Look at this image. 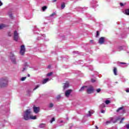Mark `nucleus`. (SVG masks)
<instances>
[{
  "label": "nucleus",
  "instance_id": "nucleus-1",
  "mask_svg": "<svg viewBox=\"0 0 129 129\" xmlns=\"http://www.w3.org/2000/svg\"><path fill=\"white\" fill-rule=\"evenodd\" d=\"M23 117L25 120H29V119H37V116L31 115V109H30L25 111Z\"/></svg>",
  "mask_w": 129,
  "mask_h": 129
},
{
  "label": "nucleus",
  "instance_id": "nucleus-2",
  "mask_svg": "<svg viewBox=\"0 0 129 129\" xmlns=\"http://www.w3.org/2000/svg\"><path fill=\"white\" fill-rule=\"evenodd\" d=\"M8 83H9V80L7 77L2 78L0 79V87L4 88V87H7L8 86Z\"/></svg>",
  "mask_w": 129,
  "mask_h": 129
},
{
  "label": "nucleus",
  "instance_id": "nucleus-3",
  "mask_svg": "<svg viewBox=\"0 0 129 129\" xmlns=\"http://www.w3.org/2000/svg\"><path fill=\"white\" fill-rule=\"evenodd\" d=\"M9 56L10 59L11 60V62H12L13 64H17V57H16L14 53L10 52Z\"/></svg>",
  "mask_w": 129,
  "mask_h": 129
},
{
  "label": "nucleus",
  "instance_id": "nucleus-4",
  "mask_svg": "<svg viewBox=\"0 0 129 129\" xmlns=\"http://www.w3.org/2000/svg\"><path fill=\"white\" fill-rule=\"evenodd\" d=\"M86 92L88 94H91L94 92V88L92 86H89L87 87Z\"/></svg>",
  "mask_w": 129,
  "mask_h": 129
},
{
  "label": "nucleus",
  "instance_id": "nucleus-5",
  "mask_svg": "<svg viewBox=\"0 0 129 129\" xmlns=\"http://www.w3.org/2000/svg\"><path fill=\"white\" fill-rule=\"evenodd\" d=\"M25 52H26V48L25 47V45H21L20 53L21 54V55H24Z\"/></svg>",
  "mask_w": 129,
  "mask_h": 129
},
{
  "label": "nucleus",
  "instance_id": "nucleus-6",
  "mask_svg": "<svg viewBox=\"0 0 129 129\" xmlns=\"http://www.w3.org/2000/svg\"><path fill=\"white\" fill-rule=\"evenodd\" d=\"M19 33H18V31H15L14 33V40L16 42L19 40Z\"/></svg>",
  "mask_w": 129,
  "mask_h": 129
},
{
  "label": "nucleus",
  "instance_id": "nucleus-7",
  "mask_svg": "<svg viewBox=\"0 0 129 129\" xmlns=\"http://www.w3.org/2000/svg\"><path fill=\"white\" fill-rule=\"evenodd\" d=\"M33 31L34 34H37V35H39L41 30H40V29L38 28V27H37V26H35L34 27Z\"/></svg>",
  "mask_w": 129,
  "mask_h": 129
},
{
  "label": "nucleus",
  "instance_id": "nucleus-8",
  "mask_svg": "<svg viewBox=\"0 0 129 129\" xmlns=\"http://www.w3.org/2000/svg\"><path fill=\"white\" fill-rule=\"evenodd\" d=\"M56 13L53 12L51 15H50L48 18L47 19L48 20H51L52 21V20H54V19H55L56 18Z\"/></svg>",
  "mask_w": 129,
  "mask_h": 129
},
{
  "label": "nucleus",
  "instance_id": "nucleus-9",
  "mask_svg": "<svg viewBox=\"0 0 129 129\" xmlns=\"http://www.w3.org/2000/svg\"><path fill=\"white\" fill-rule=\"evenodd\" d=\"M104 41H105V37H101L99 38L98 43L100 44V45H102L104 44Z\"/></svg>",
  "mask_w": 129,
  "mask_h": 129
},
{
  "label": "nucleus",
  "instance_id": "nucleus-10",
  "mask_svg": "<svg viewBox=\"0 0 129 129\" xmlns=\"http://www.w3.org/2000/svg\"><path fill=\"white\" fill-rule=\"evenodd\" d=\"M112 119H113V118H111V121H106V122H105L106 124H109V123H110L111 121H112V122H114V123L116 122V121H117V120H119L120 119V116L117 117L115 121H113V120H112Z\"/></svg>",
  "mask_w": 129,
  "mask_h": 129
},
{
  "label": "nucleus",
  "instance_id": "nucleus-11",
  "mask_svg": "<svg viewBox=\"0 0 129 129\" xmlns=\"http://www.w3.org/2000/svg\"><path fill=\"white\" fill-rule=\"evenodd\" d=\"M117 112H121V113H125V110L123 109V107H120L117 110Z\"/></svg>",
  "mask_w": 129,
  "mask_h": 129
},
{
  "label": "nucleus",
  "instance_id": "nucleus-12",
  "mask_svg": "<svg viewBox=\"0 0 129 129\" xmlns=\"http://www.w3.org/2000/svg\"><path fill=\"white\" fill-rule=\"evenodd\" d=\"M33 111H34V112H35V113H38V112L40 111V107L34 106Z\"/></svg>",
  "mask_w": 129,
  "mask_h": 129
},
{
  "label": "nucleus",
  "instance_id": "nucleus-13",
  "mask_svg": "<svg viewBox=\"0 0 129 129\" xmlns=\"http://www.w3.org/2000/svg\"><path fill=\"white\" fill-rule=\"evenodd\" d=\"M71 92H72V90H67L65 93V95L66 97H69V95H70Z\"/></svg>",
  "mask_w": 129,
  "mask_h": 129
},
{
  "label": "nucleus",
  "instance_id": "nucleus-14",
  "mask_svg": "<svg viewBox=\"0 0 129 129\" xmlns=\"http://www.w3.org/2000/svg\"><path fill=\"white\" fill-rule=\"evenodd\" d=\"M45 37H46V35L45 34H43L42 35V34H39L37 40H41L42 39H45Z\"/></svg>",
  "mask_w": 129,
  "mask_h": 129
},
{
  "label": "nucleus",
  "instance_id": "nucleus-15",
  "mask_svg": "<svg viewBox=\"0 0 129 129\" xmlns=\"http://www.w3.org/2000/svg\"><path fill=\"white\" fill-rule=\"evenodd\" d=\"M50 80H51V79H49V78H46L45 79H44L42 81V84H46V83L47 82H48V81H50Z\"/></svg>",
  "mask_w": 129,
  "mask_h": 129
},
{
  "label": "nucleus",
  "instance_id": "nucleus-16",
  "mask_svg": "<svg viewBox=\"0 0 129 129\" xmlns=\"http://www.w3.org/2000/svg\"><path fill=\"white\" fill-rule=\"evenodd\" d=\"M69 87V83L67 82L63 86V89H66V88H68Z\"/></svg>",
  "mask_w": 129,
  "mask_h": 129
},
{
  "label": "nucleus",
  "instance_id": "nucleus-17",
  "mask_svg": "<svg viewBox=\"0 0 129 129\" xmlns=\"http://www.w3.org/2000/svg\"><path fill=\"white\" fill-rule=\"evenodd\" d=\"M6 27H8V25L4 24H2L0 25V30H3L4 28H6Z\"/></svg>",
  "mask_w": 129,
  "mask_h": 129
},
{
  "label": "nucleus",
  "instance_id": "nucleus-18",
  "mask_svg": "<svg viewBox=\"0 0 129 129\" xmlns=\"http://www.w3.org/2000/svg\"><path fill=\"white\" fill-rule=\"evenodd\" d=\"M58 123L59 124V126H62V125H64V121L63 120H58Z\"/></svg>",
  "mask_w": 129,
  "mask_h": 129
},
{
  "label": "nucleus",
  "instance_id": "nucleus-19",
  "mask_svg": "<svg viewBox=\"0 0 129 129\" xmlns=\"http://www.w3.org/2000/svg\"><path fill=\"white\" fill-rule=\"evenodd\" d=\"M94 113V111L90 110L89 111V113L87 114V116H91V114H93Z\"/></svg>",
  "mask_w": 129,
  "mask_h": 129
},
{
  "label": "nucleus",
  "instance_id": "nucleus-20",
  "mask_svg": "<svg viewBox=\"0 0 129 129\" xmlns=\"http://www.w3.org/2000/svg\"><path fill=\"white\" fill-rule=\"evenodd\" d=\"M97 3H98V2H97V1L96 0H94V1H93L92 4H93V5H95V6H94L95 8H96V7H98V5L97 4Z\"/></svg>",
  "mask_w": 129,
  "mask_h": 129
},
{
  "label": "nucleus",
  "instance_id": "nucleus-21",
  "mask_svg": "<svg viewBox=\"0 0 129 129\" xmlns=\"http://www.w3.org/2000/svg\"><path fill=\"white\" fill-rule=\"evenodd\" d=\"M113 72L114 75L115 76L117 75V69H116V68H114Z\"/></svg>",
  "mask_w": 129,
  "mask_h": 129
},
{
  "label": "nucleus",
  "instance_id": "nucleus-22",
  "mask_svg": "<svg viewBox=\"0 0 129 129\" xmlns=\"http://www.w3.org/2000/svg\"><path fill=\"white\" fill-rule=\"evenodd\" d=\"M87 88V86H84L81 88V89L79 90V92H81L82 91H84V89Z\"/></svg>",
  "mask_w": 129,
  "mask_h": 129
},
{
  "label": "nucleus",
  "instance_id": "nucleus-23",
  "mask_svg": "<svg viewBox=\"0 0 129 129\" xmlns=\"http://www.w3.org/2000/svg\"><path fill=\"white\" fill-rule=\"evenodd\" d=\"M61 10H64V9L65 8V3L64 2L61 3Z\"/></svg>",
  "mask_w": 129,
  "mask_h": 129
},
{
  "label": "nucleus",
  "instance_id": "nucleus-24",
  "mask_svg": "<svg viewBox=\"0 0 129 129\" xmlns=\"http://www.w3.org/2000/svg\"><path fill=\"white\" fill-rule=\"evenodd\" d=\"M104 107H105V104H104V103H102V104H101L100 105V108L101 109H102L103 108H104Z\"/></svg>",
  "mask_w": 129,
  "mask_h": 129
},
{
  "label": "nucleus",
  "instance_id": "nucleus-25",
  "mask_svg": "<svg viewBox=\"0 0 129 129\" xmlns=\"http://www.w3.org/2000/svg\"><path fill=\"white\" fill-rule=\"evenodd\" d=\"M45 124H44V123H41L40 125H39V127L40 128H43V127H45Z\"/></svg>",
  "mask_w": 129,
  "mask_h": 129
},
{
  "label": "nucleus",
  "instance_id": "nucleus-26",
  "mask_svg": "<svg viewBox=\"0 0 129 129\" xmlns=\"http://www.w3.org/2000/svg\"><path fill=\"white\" fill-rule=\"evenodd\" d=\"M47 9H48V7H47V6H43L42 8V10L43 12H45V11H46V10H47Z\"/></svg>",
  "mask_w": 129,
  "mask_h": 129
},
{
  "label": "nucleus",
  "instance_id": "nucleus-27",
  "mask_svg": "<svg viewBox=\"0 0 129 129\" xmlns=\"http://www.w3.org/2000/svg\"><path fill=\"white\" fill-rule=\"evenodd\" d=\"M125 14L127 16H129V9H126L125 10Z\"/></svg>",
  "mask_w": 129,
  "mask_h": 129
},
{
  "label": "nucleus",
  "instance_id": "nucleus-28",
  "mask_svg": "<svg viewBox=\"0 0 129 129\" xmlns=\"http://www.w3.org/2000/svg\"><path fill=\"white\" fill-rule=\"evenodd\" d=\"M51 75H53V72H50L46 74V76L48 77H49V76H51Z\"/></svg>",
  "mask_w": 129,
  "mask_h": 129
},
{
  "label": "nucleus",
  "instance_id": "nucleus-29",
  "mask_svg": "<svg viewBox=\"0 0 129 129\" xmlns=\"http://www.w3.org/2000/svg\"><path fill=\"white\" fill-rule=\"evenodd\" d=\"M53 106H54L53 103H49V106H48L49 108H52V107H53Z\"/></svg>",
  "mask_w": 129,
  "mask_h": 129
},
{
  "label": "nucleus",
  "instance_id": "nucleus-30",
  "mask_svg": "<svg viewBox=\"0 0 129 129\" xmlns=\"http://www.w3.org/2000/svg\"><path fill=\"white\" fill-rule=\"evenodd\" d=\"M105 103L106 104H109V103H110V100H106L105 101Z\"/></svg>",
  "mask_w": 129,
  "mask_h": 129
},
{
  "label": "nucleus",
  "instance_id": "nucleus-31",
  "mask_svg": "<svg viewBox=\"0 0 129 129\" xmlns=\"http://www.w3.org/2000/svg\"><path fill=\"white\" fill-rule=\"evenodd\" d=\"M39 87H40V85H38L36 86V87L33 89V91L36 90V89H38V88H39Z\"/></svg>",
  "mask_w": 129,
  "mask_h": 129
},
{
  "label": "nucleus",
  "instance_id": "nucleus-32",
  "mask_svg": "<svg viewBox=\"0 0 129 129\" xmlns=\"http://www.w3.org/2000/svg\"><path fill=\"white\" fill-rule=\"evenodd\" d=\"M26 79H27V77H22V78L21 79V81H25Z\"/></svg>",
  "mask_w": 129,
  "mask_h": 129
},
{
  "label": "nucleus",
  "instance_id": "nucleus-33",
  "mask_svg": "<svg viewBox=\"0 0 129 129\" xmlns=\"http://www.w3.org/2000/svg\"><path fill=\"white\" fill-rule=\"evenodd\" d=\"M53 121H55V118L54 117L52 118L51 120H50V123H52Z\"/></svg>",
  "mask_w": 129,
  "mask_h": 129
},
{
  "label": "nucleus",
  "instance_id": "nucleus-34",
  "mask_svg": "<svg viewBox=\"0 0 129 129\" xmlns=\"http://www.w3.org/2000/svg\"><path fill=\"white\" fill-rule=\"evenodd\" d=\"M96 91H97V92L98 93H99V92H100V91H101V89H100V88L97 89L96 90Z\"/></svg>",
  "mask_w": 129,
  "mask_h": 129
},
{
  "label": "nucleus",
  "instance_id": "nucleus-35",
  "mask_svg": "<svg viewBox=\"0 0 129 129\" xmlns=\"http://www.w3.org/2000/svg\"><path fill=\"white\" fill-rule=\"evenodd\" d=\"M99 36V32L98 31H97V34L96 35V38Z\"/></svg>",
  "mask_w": 129,
  "mask_h": 129
},
{
  "label": "nucleus",
  "instance_id": "nucleus-36",
  "mask_svg": "<svg viewBox=\"0 0 129 129\" xmlns=\"http://www.w3.org/2000/svg\"><path fill=\"white\" fill-rule=\"evenodd\" d=\"M124 120V118H122L120 121V123H122V121Z\"/></svg>",
  "mask_w": 129,
  "mask_h": 129
},
{
  "label": "nucleus",
  "instance_id": "nucleus-37",
  "mask_svg": "<svg viewBox=\"0 0 129 129\" xmlns=\"http://www.w3.org/2000/svg\"><path fill=\"white\" fill-rule=\"evenodd\" d=\"M60 98H61V95H58L56 97V99H60Z\"/></svg>",
  "mask_w": 129,
  "mask_h": 129
},
{
  "label": "nucleus",
  "instance_id": "nucleus-38",
  "mask_svg": "<svg viewBox=\"0 0 129 129\" xmlns=\"http://www.w3.org/2000/svg\"><path fill=\"white\" fill-rule=\"evenodd\" d=\"M101 112L102 113H105V110L102 109V110H101Z\"/></svg>",
  "mask_w": 129,
  "mask_h": 129
},
{
  "label": "nucleus",
  "instance_id": "nucleus-39",
  "mask_svg": "<svg viewBox=\"0 0 129 129\" xmlns=\"http://www.w3.org/2000/svg\"><path fill=\"white\" fill-rule=\"evenodd\" d=\"M7 114H9L10 113V109H8L7 111L6 112Z\"/></svg>",
  "mask_w": 129,
  "mask_h": 129
},
{
  "label": "nucleus",
  "instance_id": "nucleus-40",
  "mask_svg": "<svg viewBox=\"0 0 129 129\" xmlns=\"http://www.w3.org/2000/svg\"><path fill=\"white\" fill-rule=\"evenodd\" d=\"M120 7H123V6H124V4H123L122 3H120Z\"/></svg>",
  "mask_w": 129,
  "mask_h": 129
},
{
  "label": "nucleus",
  "instance_id": "nucleus-41",
  "mask_svg": "<svg viewBox=\"0 0 129 129\" xmlns=\"http://www.w3.org/2000/svg\"><path fill=\"white\" fill-rule=\"evenodd\" d=\"M126 127L127 129H129V123L126 125Z\"/></svg>",
  "mask_w": 129,
  "mask_h": 129
},
{
  "label": "nucleus",
  "instance_id": "nucleus-42",
  "mask_svg": "<svg viewBox=\"0 0 129 129\" xmlns=\"http://www.w3.org/2000/svg\"><path fill=\"white\" fill-rule=\"evenodd\" d=\"M9 17L11 18H13V14H9Z\"/></svg>",
  "mask_w": 129,
  "mask_h": 129
},
{
  "label": "nucleus",
  "instance_id": "nucleus-43",
  "mask_svg": "<svg viewBox=\"0 0 129 129\" xmlns=\"http://www.w3.org/2000/svg\"><path fill=\"white\" fill-rule=\"evenodd\" d=\"M91 81H92V82L94 83V82H95V80L92 79L91 80Z\"/></svg>",
  "mask_w": 129,
  "mask_h": 129
},
{
  "label": "nucleus",
  "instance_id": "nucleus-44",
  "mask_svg": "<svg viewBox=\"0 0 129 129\" xmlns=\"http://www.w3.org/2000/svg\"><path fill=\"white\" fill-rule=\"evenodd\" d=\"M27 92H28V94H31V92H32L30 90H28V91H27Z\"/></svg>",
  "mask_w": 129,
  "mask_h": 129
},
{
  "label": "nucleus",
  "instance_id": "nucleus-45",
  "mask_svg": "<svg viewBox=\"0 0 129 129\" xmlns=\"http://www.w3.org/2000/svg\"><path fill=\"white\" fill-rule=\"evenodd\" d=\"M2 6H3V3H2V1H1V0H0V7H2Z\"/></svg>",
  "mask_w": 129,
  "mask_h": 129
},
{
  "label": "nucleus",
  "instance_id": "nucleus-46",
  "mask_svg": "<svg viewBox=\"0 0 129 129\" xmlns=\"http://www.w3.org/2000/svg\"><path fill=\"white\" fill-rule=\"evenodd\" d=\"M27 69V68L25 67V68H23L22 71L24 72V70H26Z\"/></svg>",
  "mask_w": 129,
  "mask_h": 129
},
{
  "label": "nucleus",
  "instance_id": "nucleus-47",
  "mask_svg": "<svg viewBox=\"0 0 129 129\" xmlns=\"http://www.w3.org/2000/svg\"><path fill=\"white\" fill-rule=\"evenodd\" d=\"M85 10V8H80L81 11H84Z\"/></svg>",
  "mask_w": 129,
  "mask_h": 129
},
{
  "label": "nucleus",
  "instance_id": "nucleus-48",
  "mask_svg": "<svg viewBox=\"0 0 129 129\" xmlns=\"http://www.w3.org/2000/svg\"><path fill=\"white\" fill-rule=\"evenodd\" d=\"M126 92L127 93H128L129 92V89H127L126 90H125Z\"/></svg>",
  "mask_w": 129,
  "mask_h": 129
},
{
  "label": "nucleus",
  "instance_id": "nucleus-49",
  "mask_svg": "<svg viewBox=\"0 0 129 129\" xmlns=\"http://www.w3.org/2000/svg\"><path fill=\"white\" fill-rule=\"evenodd\" d=\"M119 49L120 50H122V46H120V47H119Z\"/></svg>",
  "mask_w": 129,
  "mask_h": 129
},
{
  "label": "nucleus",
  "instance_id": "nucleus-50",
  "mask_svg": "<svg viewBox=\"0 0 129 129\" xmlns=\"http://www.w3.org/2000/svg\"><path fill=\"white\" fill-rule=\"evenodd\" d=\"M120 64H126V63H125V62H120Z\"/></svg>",
  "mask_w": 129,
  "mask_h": 129
},
{
  "label": "nucleus",
  "instance_id": "nucleus-51",
  "mask_svg": "<svg viewBox=\"0 0 129 129\" xmlns=\"http://www.w3.org/2000/svg\"><path fill=\"white\" fill-rule=\"evenodd\" d=\"M90 43H93V40H90Z\"/></svg>",
  "mask_w": 129,
  "mask_h": 129
},
{
  "label": "nucleus",
  "instance_id": "nucleus-52",
  "mask_svg": "<svg viewBox=\"0 0 129 129\" xmlns=\"http://www.w3.org/2000/svg\"><path fill=\"white\" fill-rule=\"evenodd\" d=\"M57 2V0H53V3H55V2Z\"/></svg>",
  "mask_w": 129,
  "mask_h": 129
},
{
  "label": "nucleus",
  "instance_id": "nucleus-53",
  "mask_svg": "<svg viewBox=\"0 0 129 129\" xmlns=\"http://www.w3.org/2000/svg\"><path fill=\"white\" fill-rule=\"evenodd\" d=\"M27 65H28V63H25V66H27Z\"/></svg>",
  "mask_w": 129,
  "mask_h": 129
},
{
  "label": "nucleus",
  "instance_id": "nucleus-54",
  "mask_svg": "<svg viewBox=\"0 0 129 129\" xmlns=\"http://www.w3.org/2000/svg\"><path fill=\"white\" fill-rule=\"evenodd\" d=\"M27 76H28V77H30V74H28L27 75Z\"/></svg>",
  "mask_w": 129,
  "mask_h": 129
},
{
  "label": "nucleus",
  "instance_id": "nucleus-55",
  "mask_svg": "<svg viewBox=\"0 0 129 129\" xmlns=\"http://www.w3.org/2000/svg\"><path fill=\"white\" fill-rule=\"evenodd\" d=\"M48 68H51V66H48Z\"/></svg>",
  "mask_w": 129,
  "mask_h": 129
},
{
  "label": "nucleus",
  "instance_id": "nucleus-56",
  "mask_svg": "<svg viewBox=\"0 0 129 129\" xmlns=\"http://www.w3.org/2000/svg\"><path fill=\"white\" fill-rule=\"evenodd\" d=\"M73 53H77V51H74Z\"/></svg>",
  "mask_w": 129,
  "mask_h": 129
},
{
  "label": "nucleus",
  "instance_id": "nucleus-57",
  "mask_svg": "<svg viewBox=\"0 0 129 129\" xmlns=\"http://www.w3.org/2000/svg\"><path fill=\"white\" fill-rule=\"evenodd\" d=\"M96 129H98V127L97 126H96Z\"/></svg>",
  "mask_w": 129,
  "mask_h": 129
},
{
  "label": "nucleus",
  "instance_id": "nucleus-58",
  "mask_svg": "<svg viewBox=\"0 0 129 129\" xmlns=\"http://www.w3.org/2000/svg\"><path fill=\"white\" fill-rule=\"evenodd\" d=\"M8 35H9V36H10V37H11V35H10V34H9Z\"/></svg>",
  "mask_w": 129,
  "mask_h": 129
}]
</instances>
